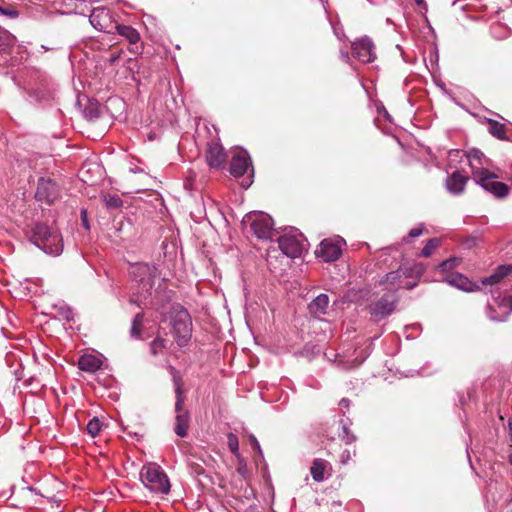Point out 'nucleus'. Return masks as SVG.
<instances>
[{"mask_svg": "<svg viewBox=\"0 0 512 512\" xmlns=\"http://www.w3.org/2000/svg\"><path fill=\"white\" fill-rule=\"evenodd\" d=\"M130 275L133 281L137 283L135 293L130 298V303L142 309L147 308L146 300L151 295L154 279L157 276L156 267L147 263H137L131 266Z\"/></svg>", "mask_w": 512, "mask_h": 512, "instance_id": "1", "label": "nucleus"}, {"mask_svg": "<svg viewBox=\"0 0 512 512\" xmlns=\"http://www.w3.org/2000/svg\"><path fill=\"white\" fill-rule=\"evenodd\" d=\"M31 241L47 254L58 255L63 250L61 235L45 224L37 223L34 226Z\"/></svg>", "mask_w": 512, "mask_h": 512, "instance_id": "2", "label": "nucleus"}, {"mask_svg": "<svg viewBox=\"0 0 512 512\" xmlns=\"http://www.w3.org/2000/svg\"><path fill=\"white\" fill-rule=\"evenodd\" d=\"M145 487L154 493L168 494L170 482L164 471L155 464L143 466L140 473Z\"/></svg>", "mask_w": 512, "mask_h": 512, "instance_id": "3", "label": "nucleus"}, {"mask_svg": "<svg viewBox=\"0 0 512 512\" xmlns=\"http://www.w3.org/2000/svg\"><path fill=\"white\" fill-rule=\"evenodd\" d=\"M174 386H175V395H176V402H175V428L174 431L177 436L183 438L187 435V431L189 428V422H190V414L187 410L183 409L185 397L183 394V384L182 380L179 376H174L173 378Z\"/></svg>", "mask_w": 512, "mask_h": 512, "instance_id": "4", "label": "nucleus"}, {"mask_svg": "<svg viewBox=\"0 0 512 512\" xmlns=\"http://www.w3.org/2000/svg\"><path fill=\"white\" fill-rule=\"evenodd\" d=\"M498 176L488 169H479L474 172L473 180L485 191L497 198H505L509 193V186L497 180Z\"/></svg>", "mask_w": 512, "mask_h": 512, "instance_id": "5", "label": "nucleus"}, {"mask_svg": "<svg viewBox=\"0 0 512 512\" xmlns=\"http://www.w3.org/2000/svg\"><path fill=\"white\" fill-rule=\"evenodd\" d=\"M173 334L180 347L186 346L192 336V321L186 309L175 312L172 318Z\"/></svg>", "mask_w": 512, "mask_h": 512, "instance_id": "6", "label": "nucleus"}, {"mask_svg": "<svg viewBox=\"0 0 512 512\" xmlns=\"http://www.w3.org/2000/svg\"><path fill=\"white\" fill-rule=\"evenodd\" d=\"M244 221L250 223L251 230L259 239H270L273 233V220L264 212H252Z\"/></svg>", "mask_w": 512, "mask_h": 512, "instance_id": "7", "label": "nucleus"}, {"mask_svg": "<svg viewBox=\"0 0 512 512\" xmlns=\"http://www.w3.org/2000/svg\"><path fill=\"white\" fill-rule=\"evenodd\" d=\"M305 239L303 234L291 231L280 236L278 239L279 248L290 258L300 257L305 250Z\"/></svg>", "mask_w": 512, "mask_h": 512, "instance_id": "8", "label": "nucleus"}, {"mask_svg": "<svg viewBox=\"0 0 512 512\" xmlns=\"http://www.w3.org/2000/svg\"><path fill=\"white\" fill-rule=\"evenodd\" d=\"M60 195L57 183L50 178H40L35 197L38 201L52 204Z\"/></svg>", "mask_w": 512, "mask_h": 512, "instance_id": "9", "label": "nucleus"}, {"mask_svg": "<svg viewBox=\"0 0 512 512\" xmlns=\"http://www.w3.org/2000/svg\"><path fill=\"white\" fill-rule=\"evenodd\" d=\"M352 54L362 63H371L376 59L375 46L368 37H363L352 43Z\"/></svg>", "mask_w": 512, "mask_h": 512, "instance_id": "10", "label": "nucleus"}, {"mask_svg": "<svg viewBox=\"0 0 512 512\" xmlns=\"http://www.w3.org/2000/svg\"><path fill=\"white\" fill-rule=\"evenodd\" d=\"M89 21L98 31L109 33L113 28L111 11L105 7L94 8L90 14Z\"/></svg>", "mask_w": 512, "mask_h": 512, "instance_id": "11", "label": "nucleus"}, {"mask_svg": "<svg viewBox=\"0 0 512 512\" xmlns=\"http://www.w3.org/2000/svg\"><path fill=\"white\" fill-rule=\"evenodd\" d=\"M395 297L391 294L383 295L377 302L371 305L370 314L375 321H379L391 314L395 309Z\"/></svg>", "mask_w": 512, "mask_h": 512, "instance_id": "12", "label": "nucleus"}, {"mask_svg": "<svg viewBox=\"0 0 512 512\" xmlns=\"http://www.w3.org/2000/svg\"><path fill=\"white\" fill-rule=\"evenodd\" d=\"M205 157L211 168H220L226 161V153L218 141H211L207 144Z\"/></svg>", "mask_w": 512, "mask_h": 512, "instance_id": "13", "label": "nucleus"}, {"mask_svg": "<svg viewBox=\"0 0 512 512\" xmlns=\"http://www.w3.org/2000/svg\"><path fill=\"white\" fill-rule=\"evenodd\" d=\"M382 282L391 290H398L401 288L410 290L417 285L415 280L405 281V277H403V272L400 267L395 271L387 273Z\"/></svg>", "mask_w": 512, "mask_h": 512, "instance_id": "14", "label": "nucleus"}, {"mask_svg": "<svg viewBox=\"0 0 512 512\" xmlns=\"http://www.w3.org/2000/svg\"><path fill=\"white\" fill-rule=\"evenodd\" d=\"M115 28L118 34L130 43L131 47L129 48V51L131 53L140 54L142 52V45L139 43L140 34L135 28L123 24H117Z\"/></svg>", "mask_w": 512, "mask_h": 512, "instance_id": "15", "label": "nucleus"}, {"mask_svg": "<svg viewBox=\"0 0 512 512\" xmlns=\"http://www.w3.org/2000/svg\"><path fill=\"white\" fill-rule=\"evenodd\" d=\"M315 253L317 257L322 258L325 262H333L340 257L341 247L337 242L324 239Z\"/></svg>", "mask_w": 512, "mask_h": 512, "instance_id": "16", "label": "nucleus"}, {"mask_svg": "<svg viewBox=\"0 0 512 512\" xmlns=\"http://www.w3.org/2000/svg\"><path fill=\"white\" fill-rule=\"evenodd\" d=\"M251 165V159L247 152L240 151L236 153L230 163V173L234 177L243 176Z\"/></svg>", "mask_w": 512, "mask_h": 512, "instance_id": "17", "label": "nucleus"}, {"mask_svg": "<svg viewBox=\"0 0 512 512\" xmlns=\"http://www.w3.org/2000/svg\"><path fill=\"white\" fill-rule=\"evenodd\" d=\"M467 182V176L460 171H455L447 177L445 187L451 194L459 195L463 193Z\"/></svg>", "mask_w": 512, "mask_h": 512, "instance_id": "18", "label": "nucleus"}, {"mask_svg": "<svg viewBox=\"0 0 512 512\" xmlns=\"http://www.w3.org/2000/svg\"><path fill=\"white\" fill-rule=\"evenodd\" d=\"M443 281L453 287H456L465 292L475 291L478 286L472 283L466 276L460 273L447 274Z\"/></svg>", "mask_w": 512, "mask_h": 512, "instance_id": "19", "label": "nucleus"}, {"mask_svg": "<svg viewBox=\"0 0 512 512\" xmlns=\"http://www.w3.org/2000/svg\"><path fill=\"white\" fill-rule=\"evenodd\" d=\"M467 158L469 161V166L472 172V178L474 177V172L479 169H486L484 165L489 164V159H487L482 151L476 148H472L467 151Z\"/></svg>", "mask_w": 512, "mask_h": 512, "instance_id": "20", "label": "nucleus"}, {"mask_svg": "<svg viewBox=\"0 0 512 512\" xmlns=\"http://www.w3.org/2000/svg\"><path fill=\"white\" fill-rule=\"evenodd\" d=\"M329 297L327 294H320L308 305L309 312L315 317H320L327 313Z\"/></svg>", "mask_w": 512, "mask_h": 512, "instance_id": "21", "label": "nucleus"}, {"mask_svg": "<svg viewBox=\"0 0 512 512\" xmlns=\"http://www.w3.org/2000/svg\"><path fill=\"white\" fill-rule=\"evenodd\" d=\"M101 365L102 361L92 354H84L78 360L79 369L88 373H95Z\"/></svg>", "mask_w": 512, "mask_h": 512, "instance_id": "22", "label": "nucleus"}, {"mask_svg": "<svg viewBox=\"0 0 512 512\" xmlns=\"http://www.w3.org/2000/svg\"><path fill=\"white\" fill-rule=\"evenodd\" d=\"M405 279H418L425 272V266L422 263H404L400 266Z\"/></svg>", "mask_w": 512, "mask_h": 512, "instance_id": "23", "label": "nucleus"}, {"mask_svg": "<svg viewBox=\"0 0 512 512\" xmlns=\"http://www.w3.org/2000/svg\"><path fill=\"white\" fill-rule=\"evenodd\" d=\"M328 466L329 463L326 460L320 458L315 459L310 469L312 478L317 482H322L325 479V471Z\"/></svg>", "mask_w": 512, "mask_h": 512, "instance_id": "24", "label": "nucleus"}, {"mask_svg": "<svg viewBox=\"0 0 512 512\" xmlns=\"http://www.w3.org/2000/svg\"><path fill=\"white\" fill-rule=\"evenodd\" d=\"M488 131L491 135H493L497 139H500V140L508 139L506 136L505 125L496 120H493V119L488 120Z\"/></svg>", "mask_w": 512, "mask_h": 512, "instance_id": "25", "label": "nucleus"}, {"mask_svg": "<svg viewBox=\"0 0 512 512\" xmlns=\"http://www.w3.org/2000/svg\"><path fill=\"white\" fill-rule=\"evenodd\" d=\"M16 43V37L6 30H0V51L12 48Z\"/></svg>", "mask_w": 512, "mask_h": 512, "instance_id": "26", "label": "nucleus"}, {"mask_svg": "<svg viewBox=\"0 0 512 512\" xmlns=\"http://www.w3.org/2000/svg\"><path fill=\"white\" fill-rule=\"evenodd\" d=\"M461 262V258L451 257L443 262H441L438 266V269L442 273H447L457 267Z\"/></svg>", "mask_w": 512, "mask_h": 512, "instance_id": "27", "label": "nucleus"}, {"mask_svg": "<svg viewBox=\"0 0 512 512\" xmlns=\"http://www.w3.org/2000/svg\"><path fill=\"white\" fill-rule=\"evenodd\" d=\"M142 321H143V314L137 313L133 318L132 326H131V330H130L132 337H135V338L140 337Z\"/></svg>", "mask_w": 512, "mask_h": 512, "instance_id": "28", "label": "nucleus"}, {"mask_svg": "<svg viewBox=\"0 0 512 512\" xmlns=\"http://www.w3.org/2000/svg\"><path fill=\"white\" fill-rule=\"evenodd\" d=\"M101 429L102 423L97 417L91 419L86 426L88 434L91 435L92 437H96L97 435H99Z\"/></svg>", "mask_w": 512, "mask_h": 512, "instance_id": "29", "label": "nucleus"}, {"mask_svg": "<svg viewBox=\"0 0 512 512\" xmlns=\"http://www.w3.org/2000/svg\"><path fill=\"white\" fill-rule=\"evenodd\" d=\"M103 202L105 203L106 207L115 209L122 206L123 202L122 199L118 195H104L103 196Z\"/></svg>", "mask_w": 512, "mask_h": 512, "instance_id": "30", "label": "nucleus"}, {"mask_svg": "<svg viewBox=\"0 0 512 512\" xmlns=\"http://www.w3.org/2000/svg\"><path fill=\"white\" fill-rule=\"evenodd\" d=\"M440 245V240L438 238H431L427 241L426 245L421 251V255L423 257H430L433 251Z\"/></svg>", "mask_w": 512, "mask_h": 512, "instance_id": "31", "label": "nucleus"}, {"mask_svg": "<svg viewBox=\"0 0 512 512\" xmlns=\"http://www.w3.org/2000/svg\"><path fill=\"white\" fill-rule=\"evenodd\" d=\"M227 445L230 451L236 456H239V441L238 437L234 433H228Z\"/></svg>", "mask_w": 512, "mask_h": 512, "instance_id": "32", "label": "nucleus"}, {"mask_svg": "<svg viewBox=\"0 0 512 512\" xmlns=\"http://www.w3.org/2000/svg\"><path fill=\"white\" fill-rule=\"evenodd\" d=\"M167 341L163 338H156L151 342L150 348L152 354L156 355L160 353L166 347Z\"/></svg>", "mask_w": 512, "mask_h": 512, "instance_id": "33", "label": "nucleus"}, {"mask_svg": "<svg viewBox=\"0 0 512 512\" xmlns=\"http://www.w3.org/2000/svg\"><path fill=\"white\" fill-rule=\"evenodd\" d=\"M355 455H356L355 449L354 450H350V449L343 450V452L340 454V463L343 465L347 464L352 459V457Z\"/></svg>", "mask_w": 512, "mask_h": 512, "instance_id": "34", "label": "nucleus"}, {"mask_svg": "<svg viewBox=\"0 0 512 512\" xmlns=\"http://www.w3.org/2000/svg\"><path fill=\"white\" fill-rule=\"evenodd\" d=\"M0 13L12 19H15L19 16V12L14 7L0 6Z\"/></svg>", "mask_w": 512, "mask_h": 512, "instance_id": "35", "label": "nucleus"}, {"mask_svg": "<svg viewBox=\"0 0 512 512\" xmlns=\"http://www.w3.org/2000/svg\"><path fill=\"white\" fill-rule=\"evenodd\" d=\"M495 272L502 280L512 272V266L511 265H501L496 269Z\"/></svg>", "mask_w": 512, "mask_h": 512, "instance_id": "36", "label": "nucleus"}, {"mask_svg": "<svg viewBox=\"0 0 512 512\" xmlns=\"http://www.w3.org/2000/svg\"><path fill=\"white\" fill-rule=\"evenodd\" d=\"M363 360L361 361H357L356 359L353 360V361H339L337 366L342 368V369H352V368H355L357 366H359L361 363H362Z\"/></svg>", "mask_w": 512, "mask_h": 512, "instance_id": "37", "label": "nucleus"}, {"mask_svg": "<svg viewBox=\"0 0 512 512\" xmlns=\"http://www.w3.org/2000/svg\"><path fill=\"white\" fill-rule=\"evenodd\" d=\"M59 314L67 321H72L74 318V313L72 309L69 307H61L59 310Z\"/></svg>", "mask_w": 512, "mask_h": 512, "instance_id": "38", "label": "nucleus"}, {"mask_svg": "<svg viewBox=\"0 0 512 512\" xmlns=\"http://www.w3.org/2000/svg\"><path fill=\"white\" fill-rule=\"evenodd\" d=\"M501 281L500 277L494 272L490 276L484 278L482 280L483 285H494L496 283H499Z\"/></svg>", "mask_w": 512, "mask_h": 512, "instance_id": "39", "label": "nucleus"}, {"mask_svg": "<svg viewBox=\"0 0 512 512\" xmlns=\"http://www.w3.org/2000/svg\"><path fill=\"white\" fill-rule=\"evenodd\" d=\"M343 432L344 434L342 435V439L345 441L346 444H351L356 440L355 435L350 433L346 426H343Z\"/></svg>", "mask_w": 512, "mask_h": 512, "instance_id": "40", "label": "nucleus"}, {"mask_svg": "<svg viewBox=\"0 0 512 512\" xmlns=\"http://www.w3.org/2000/svg\"><path fill=\"white\" fill-rule=\"evenodd\" d=\"M90 171V165L89 164H85L82 166V168L80 169V175L82 177V180L84 182H89V179L86 177V174H88Z\"/></svg>", "mask_w": 512, "mask_h": 512, "instance_id": "41", "label": "nucleus"}, {"mask_svg": "<svg viewBox=\"0 0 512 512\" xmlns=\"http://www.w3.org/2000/svg\"><path fill=\"white\" fill-rule=\"evenodd\" d=\"M249 439H250V443H251L252 447L256 451H258L259 454H261L262 451H261V448H260V444H259L258 440L256 439V437L254 435H250Z\"/></svg>", "mask_w": 512, "mask_h": 512, "instance_id": "42", "label": "nucleus"}, {"mask_svg": "<svg viewBox=\"0 0 512 512\" xmlns=\"http://www.w3.org/2000/svg\"><path fill=\"white\" fill-rule=\"evenodd\" d=\"M423 230L420 227L413 228L409 231L408 237L409 238H415L422 234Z\"/></svg>", "mask_w": 512, "mask_h": 512, "instance_id": "43", "label": "nucleus"}, {"mask_svg": "<svg viewBox=\"0 0 512 512\" xmlns=\"http://www.w3.org/2000/svg\"><path fill=\"white\" fill-rule=\"evenodd\" d=\"M340 57H341V59H342L343 61H345V62H347V63L350 61V56H349L348 51L341 50V51H340Z\"/></svg>", "mask_w": 512, "mask_h": 512, "instance_id": "44", "label": "nucleus"}, {"mask_svg": "<svg viewBox=\"0 0 512 512\" xmlns=\"http://www.w3.org/2000/svg\"><path fill=\"white\" fill-rule=\"evenodd\" d=\"M349 404H350V401H349V399H347V398H342V399L340 400V402H339V405H340L341 407H344V408H348V407H349Z\"/></svg>", "mask_w": 512, "mask_h": 512, "instance_id": "45", "label": "nucleus"}, {"mask_svg": "<svg viewBox=\"0 0 512 512\" xmlns=\"http://www.w3.org/2000/svg\"><path fill=\"white\" fill-rule=\"evenodd\" d=\"M416 3H417L418 5L425 4L424 0H416Z\"/></svg>", "mask_w": 512, "mask_h": 512, "instance_id": "46", "label": "nucleus"}, {"mask_svg": "<svg viewBox=\"0 0 512 512\" xmlns=\"http://www.w3.org/2000/svg\"><path fill=\"white\" fill-rule=\"evenodd\" d=\"M509 306H510V309L512 310V295L509 297Z\"/></svg>", "mask_w": 512, "mask_h": 512, "instance_id": "47", "label": "nucleus"}, {"mask_svg": "<svg viewBox=\"0 0 512 512\" xmlns=\"http://www.w3.org/2000/svg\"><path fill=\"white\" fill-rule=\"evenodd\" d=\"M41 48H42L43 50H45V51L50 50V48H48L47 46H44V45H42V46H41Z\"/></svg>", "mask_w": 512, "mask_h": 512, "instance_id": "48", "label": "nucleus"}, {"mask_svg": "<svg viewBox=\"0 0 512 512\" xmlns=\"http://www.w3.org/2000/svg\"><path fill=\"white\" fill-rule=\"evenodd\" d=\"M510 463L512 464V454L509 456Z\"/></svg>", "mask_w": 512, "mask_h": 512, "instance_id": "49", "label": "nucleus"}, {"mask_svg": "<svg viewBox=\"0 0 512 512\" xmlns=\"http://www.w3.org/2000/svg\"><path fill=\"white\" fill-rule=\"evenodd\" d=\"M83 222H84V225L87 226V221L86 219H83Z\"/></svg>", "mask_w": 512, "mask_h": 512, "instance_id": "50", "label": "nucleus"}]
</instances>
